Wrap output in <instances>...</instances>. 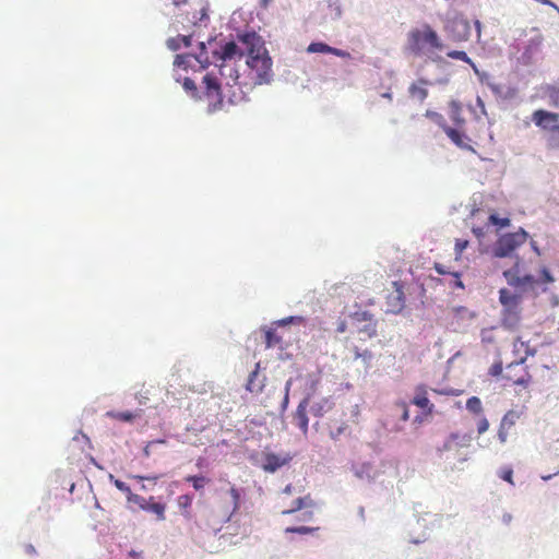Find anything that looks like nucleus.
Segmentation results:
<instances>
[{"label":"nucleus","mask_w":559,"mask_h":559,"mask_svg":"<svg viewBox=\"0 0 559 559\" xmlns=\"http://www.w3.org/2000/svg\"><path fill=\"white\" fill-rule=\"evenodd\" d=\"M314 415L316 416H321L322 415V407H320L317 411H314Z\"/></svg>","instance_id":"61"},{"label":"nucleus","mask_w":559,"mask_h":559,"mask_svg":"<svg viewBox=\"0 0 559 559\" xmlns=\"http://www.w3.org/2000/svg\"><path fill=\"white\" fill-rule=\"evenodd\" d=\"M293 460L290 453L264 452L262 456V469L267 473H275Z\"/></svg>","instance_id":"13"},{"label":"nucleus","mask_w":559,"mask_h":559,"mask_svg":"<svg viewBox=\"0 0 559 559\" xmlns=\"http://www.w3.org/2000/svg\"><path fill=\"white\" fill-rule=\"evenodd\" d=\"M468 241L464 239H456L455 241V253L456 255H461L462 252L467 248Z\"/></svg>","instance_id":"45"},{"label":"nucleus","mask_w":559,"mask_h":559,"mask_svg":"<svg viewBox=\"0 0 559 559\" xmlns=\"http://www.w3.org/2000/svg\"><path fill=\"white\" fill-rule=\"evenodd\" d=\"M502 361H497L490 367L489 374L492 377H499L502 374Z\"/></svg>","instance_id":"42"},{"label":"nucleus","mask_w":559,"mask_h":559,"mask_svg":"<svg viewBox=\"0 0 559 559\" xmlns=\"http://www.w3.org/2000/svg\"><path fill=\"white\" fill-rule=\"evenodd\" d=\"M412 403L420 408H428L431 412L432 405L427 396V391L424 386H418L416 389V394L412 401Z\"/></svg>","instance_id":"21"},{"label":"nucleus","mask_w":559,"mask_h":559,"mask_svg":"<svg viewBox=\"0 0 559 559\" xmlns=\"http://www.w3.org/2000/svg\"><path fill=\"white\" fill-rule=\"evenodd\" d=\"M503 277L514 292L508 288L499 290V302L501 310V324L508 330L519 328L522 318V299L528 290H534L538 281L531 274H521L520 260L516 259L512 267L503 271Z\"/></svg>","instance_id":"1"},{"label":"nucleus","mask_w":559,"mask_h":559,"mask_svg":"<svg viewBox=\"0 0 559 559\" xmlns=\"http://www.w3.org/2000/svg\"><path fill=\"white\" fill-rule=\"evenodd\" d=\"M396 407L402 411L401 419L403 421H407L409 419V411L407 404L405 402H400L396 403Z\"/></svg>","instance_id":"43"},{"label":"nucleus","mask_w":559,"mask_h":559,"mask_svg":"<svg viewBox=\"0 0 559 559\" xmlns=\"http://www.w3.org/2000/svg\"><path fill=\"white\" fill-rule=\"evenodd\" d=\"M243 56L242 50L237 46L235 41L226 43L219 51L214 52V59L216 62H219V73L223 78L226 79L225 85L229 88H234L239 85L238 71L226 64L227 61L241 59Z\"/></svg>","instance_id":"3"},{"label":"nucleus","mask_w":559,"mask_h":559,"mask_svg":"<svg viewBox=\"0 0 559 559\" xmlns=\"http://www.w3.org/2000/svg\"><path fill=\"white\" fill-rule=\"evenodd\" d=\"M532 121L547 134L559 127V114L545 109H537L532 114Z\"/></svg>","instance_id":"12"},{"label":"nucleus","mask_w":559,"mask_h":559,"mask_svg":"<svg viewBox=\"0 0 559 559\" xmlns=\"http://www.w3.org/2000/svg\"><path fill=\"white\" fill-rule=\"evenodd\" d=\"M115 486H116L120 491L126 492V493H127V497H128V496H131V495H134V493L131 491L130 487H129L126 483H123V481H121V480H118V479H117V480H115Z\"/></svg>","instance_id":"46"},{"label":"nucleus","mask_w":559,"mask_h":559,"mask_svg":"<svg viewBox=\"0 0 559 559\" xmlns=\"http://www.w3.org/2000/svg\"><path fill=\"white\" fill-rule=\"evenodd\" d=\"M129 555H130L132 558H134V559H140V558H141V554H140V552H136V551H134V550H131V551L129 552Z\"/></svg>","instance_id":"58"},{"label":"nucleus","mask_w":559,"mask_h":559,"mask_svg":"<svg viewBox=\"0 0 559 559\" xmlns=\"http://www.w3.org/2000/svg\"><path fill=\"white\" fill-rule=\"evenodd\" d=\"M519 418H520V414L518 412H515V411L507 412L501 420L502 428L512 427Z\"/></svg>","instance_id":"30"},{"label":"nucleus","mask_w":559,"mask_h":559,"mask_svg":"<svg viewBox=\"0 0 559 559\" xmlns=\"http://www.w3.org/2000/svg\"><path fill=\"white\" fill-rule=\"evenodd\" d=\"M308 404H309V400L304 399L298 404V406L293 415L294 424L302 431V433L305 436L308 433V424H309V419L307 416Z\"/></svg>","instance_id":"15"},{"label":"nucleus","mask_w":559,"mask_h":559,"mask_svg":"<svg viewBox=\"0 0 559 559\" xmlns=\"http://www.w3.org/2000/svg\"><path fill=\"white\" fill-rule=\"evenodd\" d=\"M447 56L451 59H455V60H461V61H464L466 63H471L472 64V60L471 58L467 56V53L465 51H462V50H452V51H449L447 53Z\"/></svg>","instance_id":"34"},{"label":"nucleus","mask_w":559,"mask_h":559,"mask_svg":"<svg viewBox=\"0 0 559 559\" xmlns=\"http://www.w3.org/2000/svg\"><path fill=\"white\" fill-rule=\"evenodd\" d=\"M292 490H293V486L292 485H287L283 492L286 493V495H290L292 493Z\"/></svg>","instance_id":"60"},{"label":"nucleus","mask_w":559,"mask_h":559,"mask_svg":"<svg viewBox=\"0 0 559 559\" xmlns=\"http://www.w3.org/2000/svg\"><path fill=\"white\" fill-rule=\"evenodd\" d=\"M237 38L246 47V63L249 68L248 75L252 84H269L273 78V61L261 36L254 32H247L238 34Z\"/></svg>","instance_id":"2"},{"label":"nucleus","mask_w":559,"mask_h":559,"mask_svg":"<svg viewBox=\"0 0 559 559\" xmlns=\"http://www.w3.org/2000/svg\"><path fill=\"white\" fill-rule=\"evenodd\" d=\"M136 479H140V480H143V479H153V480H156L158 477L157 476H154V477H148V476H135Z\"/></svg>","instance_id":"59"},{"label":"nucleus","mask_w":559,"mask_h":559,"mask_svg":"<svg viewBox=\"0 0 559 559\" xmlns=\"http://www.w3.org/2000/svg\"><path fill=\"white\" fill-rule=\"evenodd\" d=\"M106 416L109 417V418H112V419H116V420H119V421H132L133 419H135L136 417L140 416V414L138 413H132V412H115V411H109L106 413Z\"/></svg>","instance_id":"24"},{"label":"nucleus","mask_w":559,"mask_h":559,"mask_svg":"<svg viewBox=\"0 0 559 559\" xmlns=\"http://www.w3.org/2000/svg\"><path fill=\"white\" fill-rule=\"evenodd\" d=\"M187 483H191L192 487L200 491L202 490L211 480L210 478L203 476V475H189L185 478Z\"/></svg>","instance_id":"26"},{"label":"nucleus","mask_w":559,"mask_h":559,"mask_svg":"<svg viewBox=\"0 0 559 559\" xmlns=\"http://www.w3.org/2000/svg\"><path fill=\"white\" fill-rule=\"evenodd\" d=\"M329 53H332V55L341 57V58H349L350 57L349 52L338 49V48H334V47H331V50H329Z\"/></svg>","instance_id":"48"},{"label":"nucleus","mask_w":559,"mask_h":559,"mask_svg":"<svg viewBox=\"0 0 559 559\" xmlns=\"http://www.w3.org/2000/svg\"><path fill=\"white\" fill-rule=\"evenodd\" d=\"M25 552L31 555V556H33V555H36V549H35V547L33 545L27 544L25 546Z\"/></svg>","instance_id":"54"},{"label":"nucleus","mask_w":559,"mask_h":559,"mask_svg":"<svg viewBox=\"0 0 559 559\" xmlns=\"http://www.w3.org/2000/svg\"><path fill=\"white\" fill-rule=\"evenodd\" d=\"M500 477L503 480L508 481L509 484L514 485V483H513V471H512L511 467H506V468L501 469Z\"/></svg>","instance_id":"39"},{"label":"nucleus","mask_w":559,"mask_h":559,"mask_svg":"<svg viewBox=\"0 0 559 559\" xmlns=\"http://www.w3.org/2000/svg\"><path fill=\"white\" fill-rule=\"evenodd\" d=\"M444 32L454 43L466 41L471 36V25L462 15H456L447 21Z\"/></svg>","instance_id":"9"},{"label":"nucleus","mask_w":559,"mask_h":559,"mask_svg":"<svg viewBox=\"0 0 559 559\" xmlns=\"http://www.w3.org/2000/svg\"><path fill=\"white\" fill-rule=\"evenodd\" d=\"M430 84H431L430 81L423 79V78L413 82L408 87V94H409L411 98L416 99L419 103H424L426 100V98L428 97L427 86Z\"/></svg>","instance_id":"16"},{"label":"nucleus","mask_w":559,"mask_h":559,"mask_svg":"<svg viewBox=\"0 0 559 559\" xmlns=\"http://www.w3.org/2000/svg\"><path fill=\"white\" fill-rule=\"evenodd\" d=\"M513 353L519 356V360L508 365V373L504 376V378L511 381L513 384L527 386L532 379L527 370H522L521 376L516 378L511 376V371L513 368L523 365L528 356H534L536 354V349L530 345L528 341H524L522 336H518L513 342Z\"/></svg>","instance_id":"4"},{"label":"nucleus","mask_w":559,"mask_h":559,"mask_svg":"<svg viewBox=\"0 0 559 559\" xmlns=\"http://www.w3.org/2000/svg\"><path fill=\"white\" fill-rule=\"evenodd\" d=\"M393 284L396 289L394 293H392L388 296L386 302H388V306L390 307L389 310L391 312L397 313L404 308L405 298H404V293L402 290L401 285H399V283H396V282H394Z\"/></svg>","instance_id":"18"},{"label":"nucleus","mask_w":559,"mask_h":559,"mask_svg":"<svg viewBox=\"0 0 559 559\" xmlns=\"http://www.w3.org/2000/svg\"><path fill=\"white\" fill-rule=\"evenodd\" d=\"M435 270L437 271L438 274H441V275L451 274V272H449L447 270V267L441 263H435ZM452 275L456 277V286L462 288L463 283L460 281V274L454 272V273H452Z\"/></svg>","instance_id":"35"},{"label":"nucleus","mask_w":559,"mask_h":559,"mask_svg":"<svg viewBox=\"0 0 559 559\" xmlns=\"http://www.w3.org/2000/svg\"><path fill=\"white\" fill-rule=\"evenodd\" d=\"M302 322H304V318H301V317H288V318L277 321L275 324H277L280 326H284L288 323H302Z\"/></svg>","instance_id":"40"},{"label":"nucleus","mask_w":559,"mask_h":559,"mask_svg":"<svg viewBox=\"0 0 559 559\" xmlns=\"http://www.w3.org/2000/svg\"><path fill=\"white\" fill-rule=\"evenodd\" d=\"M187 3H188V0H173V4L176 7H180V5H183Z\"/></svg>","instance_id":"56"},{"label":"nucleus","mask_w":559,"mask_h":559,"mask_svg":"<svg viewBox=\"0 0 559 559\" xmlns=\"http://www.w3.org/2000/svg\"><path fill=\"white\" fill-rule=\"evenodd\" d=\"M425 117L433 121L436 124H438L443 132L447 134V136L460 148L474 151L472 145L469 144L471 139L465 134L464 131H460L459 129H454L447 124V121L443 117V115L435 111V110H426Z\"/></svg>","instance_id":"7"},{"label":"nucleus","mask_w":559,"mask_h":559,"mask_svg":"<svg viewBox=\"0 0 559 559\" xmlns=\"http://www.w3.org/2000/svg\"><path fill=\"white\" fill-rule=\"evenodd\" d=\"M383 97H386V98H389V99H391V98H392L391 93H384V94H383Z\"/></svg>","instance_id":"64"},{"label":"nucleus","mask_w":559,"mask_h":559,"mask_svg":"<svg viewBox=\"0 0 559 559\" xmlns=\"http://www.w3.org/2000/svg\"><path fill=\"white\" fill-rule=\"evenodd\" d=\"M489 225L507 227L510 225V219L509 218H499L496 214H490L488 217L487 226H489Z\"/></svg>","instance_id":"36"},{"label":"nucleus","mask_w":559,"mask_h":559,"mask_svg":"<svg viewBox=\"0 0 559 559\" xmlns=\"http://www.w3.org/2000/svg\"><path fill=\"white\" fill-rule=\"evenodd\" d=\"M193 498L190 495H181L177 499L178 507L186 518L190 516V509L192 506Z\"/></svg>","instance_id":"27"},{"label":"nucleus","mask_w":559,"mask_h":559,"mask_svg":"<svg viewBox=\"0 0 559 559\" xmlns=\"http://www.w3.org/2000/svg\"><path fill=\"white\" fill-rule=\"evenodd\" d=\"M191 38V35H178L176 37L168 38L166 45L170 50L177 51L181 48V46L190 47Z\"/></svg>","instance_id":"20"},{"label":"nucleus","mask_w":559,"mask_h":559,"mask_svg":"<svg viewBox=\"0 0 559 559\" xmlns=\"http://www.w3.org/2000/svg\"><path fill=\"white\" fill-rule=\"evenodd\" d=\"M319 527H309V526H292L285 530L286 533H296V534H309L314 531H318Z\"/></svg>","instance_id":"37"},{"label":"nucleus","mask_w":559,"mask_h":559,"mask_svg":"<svg viewBox=\"0 0 559 559\" xmlns=\"http://www.w3.org/2000/svg\"><path fill=\"white\" fill-rule=\"evenodd\" d=\"M128 502L136 504L143 511L154 513L158 521L165 520L166 504L156 502L153 496H151L148 499H145L138 493L131 495L128 496Z\"/></svg>","instance_id":"10"},{"label":"nucleus","mask_w":559,"mask_h":559,"mask_svg":"<svg viewBox=\"0 0 559 559\" xmlns=\"http://www.w3.org/2000/svg\"><path fill=\"white\" fill-rule=\"evenodd\" d=\"M362 356H364V355H362V354H360V353H359V350L356 348V350H355V358L357 359V358H360V357H362Z\"/></svg>","instance_id":"62"},{"label":"nucleus","mask_w":559,"mask_h":559,"mask_svg":"<svg viewBox=\"0 0 559 559\" xmlns=\"http://www.w3.org/2000/svg\"><path fill=\"white\" fill-rule=\"evenodd\" d=\"M336 331L340 332V333L345 332L346 331V322L345 321L340 322Z\"/></svg>","instance_id":"55"},{"label":"nucleus","mask_w":559,"mask_h":559,"mask_svg":"<svg viewBox=\"0 0 559 559\" xmlns=\"http://www.w3.org/2000/svg\"><path fill=\"white\" fill-rule=\"evenodd\" d=\"M200 49L201 52L199 55H194L193 58L201 64L203 69H205L210 64V61L205 51L206 47L204 43H200Z\"/></svg>","instance_id":"32"},{"label":"nucleus","mask_w":559,"mask_h":559,"mask_svg":"<svg viewBox=\"0 0 559 559\" xmlns=\"http://www.w3.org/2000/svg\"><path fill=\"white\" fill-rule=\"evenodd\" d=\"M550 98L552 99V104L555 106L559 105L558 97H559V90L554 88L551 93L549 94Z\"/></svg>","instance_id":"52"},{"label":"nucleus","mask_w":559,"mask_h":559,"mask_svg":"<svg viewBox=\"0 0 559 559\" xmlns=\"http://www.w3.org/2000/svg\"><path fill=\"white\" fill-rule=\"evenodd\" d=\"M489 428V423L488 420L484 417L481 418L478 424H477V432L479 435H483L484 432H486Z\"/></svg>","instance_id":"47"},{"label":"nucleus","mask_w":559,"mask_h":559,"mask_svg":"<svg viewBox=\"0 0 559 559\" xmlns=\"http://www.w3.org/2000/svg\"><path fill=\"white\" fill-rule=\"evenodd\" d=\"M203 83L205 85V95L213 103L222 104L224 97H228L230 103H236L242 98L243 92L240 86H238L239 92L229 90L223 91L221 83L212 74L207 73L204 75Z\"/></svg>","instance_id":"8"},{"label":"nucleus","mask_w":559,"mask_h":559,"mask_svg":"<svg viewBox=\"0 0 559 559\" xmlns=\"http://www.w3.org/2000/svg\"><path fill=\"white\" fill-rule=\"evenodd\" d=\"M449 116L453 124L455 126L454 129L463 131L462 128L465 124V118L463 116L462 104L459 100L453 99L449 103Z\"/></svg>","instance_id":"19"},{"label":"nucleus","mask_w":559,"mask_h":559,"mask_svg":"<svg viewBox=\"0 0 559 559\" xmlns=\"http://www.w3.org/2000/svg\"><path fill=\"white\" fill-rule=\"evenodd\" d=\"M209 8L207 5H204L199 11V16H193V24L194 25H205L207 24L210 17H209Z\"/></svg>","instance_id":"31"},{"label":"nucleus","mask_w":559,"mask_h":559,"mask_svg":"<svg viewBox=\"0 0 559 559\" xmlns=\"http://www.w3.org/2000/svg\"><path fill=\"white\" fill-rule=\"evenodd\" d=\"M261 362H257L254 369L249 373L245 389L252 394L263 392L266 384V376L260 372Z\"/></svg>","instance_id":"14"},{"label":"nucleus","mask_w":559,"mask_h":559,"mask_svg":"<svg viewBox=\"0 0 559 559\" xmlns=\"http://www.w3.org/2000/svg\"><path fill=\"white\" fill-rule=\"evenodd\" d=\"M229 495L231 497V502L227 503L224 501H219L218 503V511H219V523L223 525L225 523H228L233 515L239 510L240 508V500L241 495L238 488L235 486H231L229 489Z\"/></svg>","instance_id":"11"},{"label":"nucleus","mask_w":559,"mask_h":559,"mask_svg":"<svg viewBox=\"0 0 559 559\" xmlns=\"http://www.w3.org/2000/svg\"><path fill=\"white\" fill-rule=\"evenodd\" d=\"M311 504H312V500H311L310 496L300 497V498L294 500L288 509H284L282 511V514H290V513H294V512L302 509L304 507H308Z\"/></svg>","instance_id":"23"},{"label":"nucleus","mask_w":559,"mask_h":559,"mask_svg":"<svg viewBox=\"0 0 559 559\" xmlns=\"http://www.w3.org/2000/svg\"><path fill=\"white\" fill-rule=\"evenodd\" d=\"M542 276H543V282L544 283H552L554 282V277L551 276L550 272L548 271V269L546 267H543L542 271Z\"/></svg>","instance_id":"49"},{"label":"nucleus","mask_w":559,"mask_h":559,"mask_svg":"<svg viewBox=\"0 0 559 559\" xmlns=\"http://www.w3.org/2000/svg\"><path fill=\"white\" fill-rule=\"evenodd\" d=\"M551 477H552V475H545V476H542V479L549 480Z\"/></svg>","instance_id":"63"},{"label":"nucleus","mask_w":559,"mask_h":559,"mask_svg":"<svg viewBox=\"0 0 559 559\" xmlns=\"http://www.w3.org/2000/svg\"><path fill=\"white\" fill-rule=\"evenodd\" d=\"M546 147L550 151H559V127L546 135Z\"/></svg>","instance_id":"28"},{"label":"nucleus","mask_w":559,"mask_h":559,"mask_svg":"<svg viewBox=\"0 0 559 559\" xmlns=\"http://www.w3.org/2000/svg\"><path fill=\"white\" fill-rule=\"evenodd\" d=\"M329 50H331V46H329L324 43H311L307 48V51L312 52V53H316V52L329 53Z\"/></svg>","instance_id":"33"},{"label":"nucleus","mask_w":559,"mask_h":559,"mask_svg":"<svg viewBox=\"0 0 559 559\" xmlns=\"http://www.w3.org/2000/svg\"><path fill=\"white\" fill-rule=\"evenodd\" d=\"M480 336H481L483 343H493L495 342V337L492 335V328L481 330Z\"/></svg>","instance_id":"41"},{"label":"nucleus","mask_w":559,"mask_h":559,"mask_svg":"<svg viewBox=\"0 0 559 559\" xmlns=\"http://www.w3.org/2000/svg\"><path fill=\"white\" fill-rule=\"evenodd\" d=\"M348 431V425L346 421L335 423L330 425V437L333 440H338L342 435Z\"/></svg>","instance_id":"25"},{"label":"nucleus","mask_w":559,"mask_h":559,"mask_svg":"<svg viewBox=\"0 0 559 559\" xmlns=\"http://www.w3.org/2000/svg\"><path fill=\"white\" fill-rule=\"evenodd\" d=\"M408 44L414 52H420L424 48L441 51L444 48L438 34L429 24H424L420 28H413L407 35Z\"/></svg>","instance_id":"5"},{"label":"nucleus","mask_w":559,"mask_h":559,"mask_svg":"<svg viewBox=\"0 0 559 559\" xmlns=\"http://www.w3.org/2000/svg\"><path fill=\"white\" fill-rule=\"evenodd\" d=\"M264 336L266 348L277 347L280 349H284L287 346V343L284 341L283 334L280 333L276 328L265 329Z\"/></svg>","instance_id":"17"},{"label":"nucleus","mask_w":559,"mask_h":559,"mask_svg":"<svg viewBox=\"0 0 559 559\" xmlns=\"http://www.w3.org/2000/svg\"><path fill=\"white\" fill-rule=\"evenodd\" d=\"M190 57H193L192 55H177L175 57L174 64L178 68H188V60Z\"/></svg>","instance_id":"38"},{"label":"nucleus","mask_w":559,"mask_h":559,"mask_svg":"<svg viewBox=\"0 0 559 559\" xmlns=\"http://www.w3.org/2000/svg\"><path fill=\"white\" fill-rule=\"evenodd\" d=\"M527 239V233L520 229L515 233L504 234L496 241L492 252L497 258L512 257L513 252L524 245Z\"/></svg>","instance_id":"6"},{"label":"nucleus","mask_w":559,"mask_h":559,"mask_svg":"<svg viewBox=\"0 0 559 559\" xmlns=\"http://www.w3.org/2000/svg\"><path fill=\"white\" fill-rule=\"evenodd\" d=\"M473 233L477 238H483L486 234V230L484 227H473Z\"/></svg>","instance_id":"53"},{"label":"nucleus","mask_w":559,"mask_h":559,"mask_svg":"<svg viewBox=\"0 0 559 559\" xmlns=\"http://www.w3.org/2000/svg\"><path fill=\"white\" fill-rule=\"evenodd\" d=\"M271 2L272 0H260V5L265 9L270 5Z\"/></svg>","instance_id":"57"},{"label":"nucleus","mask_w":559,"mask_h":559,"mask_svg":"<svg viewBox=\"0 0 559 559\" xmlns=\"http://www.w3.org/2000/svg\"><path fill=\"white\" fill-rule=\"evenodd\" d=\"M154 443H165V440H163V439H158V440H154V441L148 442V443L145 445L144 450H143V452H144V455H145V456H150V454H151V452H150V447H151L152 444H154Z\"/></svg>","instance_id":"51"},{"label":"nucleus","mask_w":559,"mask_h":559,"mask_svg":"<svg viewBox=\"0 0 559 559\" xmlns=\"http://www.w3.org/2000/svg\"><path fill=\"white\" fill-rule=\"evenodd\" d=\"M507 429L508 428H502V425L500 424V428H499V431H498V438H499L500 442H502V443H504L507 441V438H508Z\"/></svg>","instance_id":"50"},{"label":"nucleus","mask_w":559,"mask_h":559,"mask_svg":"<svg viewBox=\"0 0 559 559\" xmlns=\"http://www.w3.org/2000/svg\"><path fill=\"white\" fill-rule=\"evenodd\" d=\"M183 88L192 95L197 92V85L193 80L186 78L183 81Z\"/></svg>","instance_id":"44"},{"label":"nucleus","mask_w":559,"mask_h":559,"mask_svg":"<svg viewBox=\"0 0 559 559\" xmlns=\"http://www.w3.org/2000/svg\"><path fill=\"white\" fill-rule=\"evenodd\" d=\"M466 408L476 415L483 413L481 401L477 396H472L466 401Z\"/></svg>","instance_id":"29"},{"label":"nucleus","mask_w":559,"mask_h":559,"mask_svg":"<svg viewBox=\"0 0 559 559\" xmlns=\"http://www.w3.org/2000/svg\"><path fill=\"white\" fill-rule=\"evenodd\" d=\"M354 317L359 321H369V323L365 328V332L369 337H372L377 334L376 322L372 321V314L368 311L356 312Z\"/></svg>","instance_id":"22"}]
</instances>
